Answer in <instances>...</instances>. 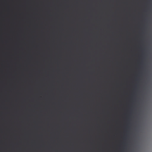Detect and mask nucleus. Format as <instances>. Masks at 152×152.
Masks as SVG:
<instances>
[{
    "label": "nucleus",
    "instance_id": "nucleus-1",
    "mask_svg": "<svg viewBox=\"0 0 152 152\" xmlns=\"http://www.w3.org/2000/svg\"><path fill=\"white\" fill-rule=\"evenodd\" d=\"M149 1H150V0H149Z\"/></svg>",
    "mask_w": 152,
    "mask_h": 152
},
{
    "label": "nucleus",
    "instance_id": "nucleus-2",
    "mask_svg": "<svg viewBox=\"0 0 152 152\" xmlns=\"http://www.w3.org/2000/svg\"><path fill=\"white\" fill-rule=\"evenodd\" d=\"M54 1V0H53V1Z\"/></svg>",
    "mask_w": 152,
    "mask_h": 152
}]
</instances>
